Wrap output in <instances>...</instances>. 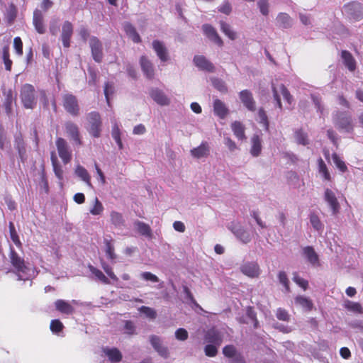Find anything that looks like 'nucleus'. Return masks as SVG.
<instances>
[{
    "label": "nucleus",
    "instance_id": "f257e3e1",
    "mask_svg": "<svg viewBox=\"0 0 363 363\" xmlns=\"http://www.w3.org/2000/svg\"><path fill=\"white\" fill-rule=\"evenodd\" d=\"M10 262L14 268L19 280L28 279V267L26 265L24 259L13 250L10 247V253L9 255Z\"/></svg>",
    "mask_w": 363,
    "mask_h": 363
},
{
    "label": "nucleus",
    "instance_id": "f03ea898",
    "mask_svg": "<svg viewBox=\"0 0 363 363\" xmlns=\"http://www.w3.org/2000/svg\"><path fill=\"white\" fill-rule=\"evenodd\" d=\"M272 91L273 95V99L276 103V106L281 111L283 108L282 103L281 101V96L286 101L289 105H291L293 102V96L291 95L286 87L283 84H272Z\"/></svg>",
    "mask_w": 363,
    "mask_h": 363
},
{
    "label": "nucleus",
    "instance_id": "7ed1b4c3",
    "mask_svg": "<svg viewBox=\"0 0 363 363\" xmlns=\"http://www.w3.org/2000/svg\"><path fill=\"white\" fill-rule=\"evenodd\" d=\"M21 99L26 108L33 109L36 105L35 88L29 84H25L21 89Z\"/></svg>",
    "mask_w": 363,
    "mask_h": 363
},
{
    "label": "nucleus",
    "instance_id": "20e7f679",
    "mask_svg": "<svg viewBox=\"0 0 363 363\" xmlns=\"http://www.w3.org/2000/svg\"><path fill=\"white\" fill-rule=\"evenodd\" d=\"M89 126L87 130L89 133L95 138H99L101 133V116L97 112H91L87 116Z\"/></svg>",
    "mask_w": 363,
    "mask_h": 363
},
{
    "label": "nucleus",
    "instance_id": "39448f33",
    "mask_svg": "<svg viewBox=\"0 0 363 363\" xmlns=\"http://www.w3.org/2000/svg\"><path fill=\"white\" fill-rule=\"evenodd\" d=\"M139 64L144 76L148 79H153L156 69L152 62L147 56L142 55L139 59Z\"/></svg>",
    "mask_w": 363,
    "mask_h": 363
},
{
    "label": "nucleus",
    "instance_id": "423d86ee",
    "mask_svg": "<svg viewBox=\"0 0 363 363\" xmlns=\"http://www.w3.org/2000/svg\"><path fill=\"white\" fill-rule=\"evenodd\" d=\"M63 106L72 116H77L79 113L77 99L72 94H66L63 96Z\"/></svg>",
    "mask_w": 363,
    "mask_h": 363
},
{
    "label": "nucleus",
    "instance_id": "0eeeda50",
    "mask_svg": "<svg viewBox=\"0 0 363 363\" xmlns=\"http://www.w3.org/2000/svg\"><path fill=\"white\" fill-rule=\"evenodd\" d=\"M148 94L150 98L160 106H164L170 104V99L162 90L158 88H150L148 91Z\"/></svg>",
    "mask_w": 363,
    "mask_h": 363
},
{
    "label": "nucleus",
    "instance_id": "6e6552de",
    "mask_svg": "<svg viewBox=\"0 0 363 363\" xmlns=\"http://www.w3.org/2000/svg\"><path fill=\"white\" fill-rule=\"evenodd\" d=\"M240 269L243 274L250 278H257L261 273L259 266L255 262H247L240 266Z\"/></svg>",
    "mask_w": 363,
    "mask_h": 363
},
{
    "label": "nucleus",
    "instance_id": "1a4fd4ad",
    "mask_svg": "<svg viewBox=\"0 0 363 363\" xmlns=\"http://www.w3.org/2000/svg\"><path fill=\"white\" fill-rule=\"evenodd\" d=\"M56 146L60 157L65 164L68 163L71 160L72 153L67 142L63 138H59L56 140Z\"/></svg>",
    "mask_w": 363,
    "mask_h": 363
},
{
    "label": "nucleus",
    "instance_id": "9d476101",
    "mask_svg": "<svg viewBox=\"0 0 363 363\" xmlns=\"http://www.w3.org/2000/svg\"><path fill=\"white\" fill-rule=\"evenodd\" d=\"M228 229L244 243H247L251 240L250 235L240 224L232 223L228 226Z\"/></svg>",
    "mask_w": 363,
    "mask_h": 363
},
{
    "label": "nucleus",
    "instance_id": "9b49d317",
    "mask_svg": "<svg viewBox=\"0 0 363 363\" xmlns=\"http://www.w3.org/2000/svg\"><path fill=\"white\" fill-rule=\"evenodd\" d=\"M89 46L94 60L97 62H100L103 58L101 42L96 37L92 36L89 40Z\"/></svg>",
    "mask_w": 363,
    "mask_h": 363
},
{
    "label": "nucleus",
    "instance_id": "f8f14e48",
    "mask_svg": "<svg viewBox=\"0 0 363 363\" xmlns=\"http://www.w3.org/2000/svg\"><path fill=\"white\" fill-rule=\"evenodd\" d=\"M335 125L337 128L345 132L352 130L351 117L345 113H340L335 118Z\"/></svg>",
    "mask_w": 363,
    "mask_h": 363
},
{
    "label": "nucleus",
    "instance_id": "ddd939ff",
    "mask_svg": "<svg viewBox=\"0 0 363 363\" xmlns=\"http://www.w3.org/2000/svg\"><path fill=\"white\" fill-rule=\"evenodd\" d=\"M152 47L161 62H164L169 60L168 50L163 42L155 40L152 43Z\"/></svg>",
    "mask_w": 363,
    "mask_h": 363
},
{
    "label": "nucleus",
    "instance_id": "4468645a",
    "mask_svg": "<svg viewBox=\"0 0 363 363\" xmlns=\"http://www.w3.org/2000/svg\"><path fill=\"white\" fill-rule=\"evenodd\" d=\"M33 24L36 31L40 34L45 33V26L44 24V15L42 11L38 9L33 11Z\"/></svg>",
    "mask_w": 363,
    "mask_h": 363
},
{
    "label": "nucleus",
    "instance_id": "2eb2a0df",
    "mask_svg": "<svg viewBox=\"0 0 363 363\" xmlns=\"http://www.w3.org/2000/svg\"><path fill=\"white\" fill-rule=\"evenodd\" d=\"M73 33V26L72 24L66 21L64 22L62 28L61 38L63 46L65 48H69L70 45V38Z\"/></svg>",
    "mask_w": 363,
    "mask_h": 363
},
{
    "label": "nucleus",
    "instance_id": "dca6fc26",
    "mask_svg": "<svg viewBox=\"0 0 363 363\" xmlns=\"http://www.w3.org/2000/svg\"><path fill=\"white\" fill-rule=\"evenodd\" d=\"M325 200L331 208L333 214H337L340 210V203L336 198L335 193L329 189H326L325 191Z\"/></svg>",
    "mask_w": 363,
    "mask_h": 363
},
{
    "label": "nucleus",
    "instance_id": "f3484780",
    "mask_svg": "<svg viewBox=\"0 0 363 363\" xmlns=\"http://www.w3.org/2000/svg\"><path fill=\"white\" fill-rule=\"evenodd\" d=\"M150 341L153 348L158 352V354L164 358L169 357V351L167 347L162 345L160 337L156 335H151Z\"/></svg>",
    "mask_w": 363,
    "mask_h": 363
},
{
    "label": "nucleus",
    "instance_id": "a211bd4d",
    "mask_svg": "<svg viewBox=\"0 0 363 363\" xmlns=\"http://www.w3.org/2000/svg\"><path fill=\"white\" fill-rule=\"evenodd\" d=\"M194 65L201 70L213 72H214V66L205 57L202 55H196L194 57Z\"/></svg>",
    "mask_w": 363,
    "mask_h": 363
},
{
    "label": "nucleus",
    "instance_id": "6ab92c4d",
    "mask_svg": "<svg viewBox=\"0 0 363 363\" xmlns=\"http://www.w3.org/2000/svg\"><path fill=\"white\" fill-rule=\"evenodd\" d=\"M223 354L225 357L233 359L236 363H243L244 362L242 355L238 352L235 347L232 345L224 347Z\"/></svg>",
    "mask_w": 363,
    "mask_h": 363
},
{
    "label": "nucleus",
    "instance_id": "aec40b11",
    "mask_svg": "<svg viewBox=\"0 0 363 363\" xmlns=\"http://www.w3.org/2000/svg\"><path fill=\"white\" fill-rule=\"evenodd\" d=\"M240 99L244 106L251 111H255V101L252 93L248 90H243L240 92Z\"/></svg>",
    "mask_w": 363,
    "mask_h": 363
},
{
    "label": "nucleus",
    "instance_id": "412c9836",
    "mask_svg": "<svg viewBox=\"0 0 363 363\" xmlns=\"http://www.w3.org/2000/svg\"><path fill=\"white\" fill-rule=\"evenodd\" d=\"M251 142V147L250 150V154L255 157H258L262 152V139L258 135H253L250 140Z\"/></svg>",
    "mask_w": 363,
    "mask_h": 363
},
{
    "label": "nucleus",
    "instance_id": "4be33fe9",
    "mask_svg": "<svg viewBox=\"0 0 363 363\" xmlns=\"http://www.w3.org/2000/svg\"><path fill=\"white\" fill-rule=\"evenodd\" d=\"M210 147L206 142H203L197 147L191 150V155L193 157L200 159L206 157L209 155Z\"/></svg>",
    "mask_w": 363,
    "mask_h": 363
},
{
    "label": "nucleus",
    "instance_id": "5701e85b",
    "mask_svg": "<svg viewBox=\"0 0 363 363\" xmlns=\"http://www.w3.org/2000/svg\"><path fill=\"white\" fill-rule=\"evenodd\" d=\"M303 255L304 257L313 266H319V258L315 250L311 246H306L303 248Z\"/></svg>",
    "mask_w": 363,
    "mask_h": 363
},
{
    "label": "nucleus",
    "instance_id": "b1692460",
    "mask_svg": "<svg viewBox=\"0 0 363 363\" xmlns=\"http://www.w3.org/2000/svg\"><path fill=\"white\" fill-rule=\"evenodd\" d=\"M205 341L209 344L219 346L223 342V335L216 330H210L205 335Z\"/></svg>",
    "mask_w": 363,
    "mask_h": 363
},
{
    "label": "nucleus",
    "instance_id": "393cba45",
    "mask_svg": "<svg viewBox=\"0 0 363 363\" xmlns=\"http://www.w3.org/2000/svg\"><path fill=\"white\" fill-rule=\"evenodd\" d=\"M277 26L282 29H288L293 26V19L286 13H279L276 18Z\"/></svg>",
    "mask_w": 363,
    "mask_h": 363
},
{
    "label": "nucleus",
    "instance_id": "a878e982",
    "mask_svg": "<svg viewBox=\"0 0 363 363\" xmlns=\"http://www.w3.org/2000/svg\"><path fill=\"white\" fill-rule=\"evenodd\" d=\"M55 306L58 311L65 315H71L74 311L71 303L62 299L57 300L55 302Z\"/></svg>",
    "mask_w": 363,
    "mask_h": 363
},
{
    "label": "nucleus",
    "instance_id": "bb28decb",
    "mask_svg": "<svg viewBox=\"0 0 363 363\" xmlns=\"http://www.w3.org/2000/svg\"><path fill=\"white\" fill-rule=\"evenodd\" d=\"M203 30L211 40H212L219 46L223 45V40L218 35L216 30L211 26L208 24L203 25Z\"/></svg>",
    "mask_w": 363,
    "mask_h": 363
},
{
    "label": "nucleus",
    "instance_id": "cd10ccee",
    "mask_svg": "<svg viewBox=\"0 0 363 363\" xmlns=\"http://www.w3.org/2000/svg\"><path fill=\"white\" fill-rule=\"evenodd\" d=\"M3 94L4 96V106L6 113L10 115L12 111V104L16 101V96L13 95L11 89L4 91Z\"/></svg>",
    "mask_w": 363,
    "mask_h": 363
},
{
    "label": "nucleus",
    "instance_id": "c85d7f7f",
    "mask_svg": "<svg viewBox=\"0 0 363 363\" xmlns=\"http://www.w3.org/2000/svg\"><path fill=\"white\" fill-rule=\"evenodd\" d=\"M15 147L18 150L21 161L23 162L27 159V155L24 141L21 134L17 135L15 138Z\"/></svg>",
    "mask_w": 363,
    "mask_h": 363
},
{
    "label": "nucleus",
    "instance_id": "c756f323",
    "mask_svg": "<svg viewBox=\"0 0 363 363\" xmlns=\"http://www.w3.org/2000/svg\"><path fill=\"white\" fill-rule=\"evenodd\" d=\"M231 129L235 135V136L240 140H244L246 139V135L245 133V128L244 125L240 121H235L231 124Z\"/></svg>",
    "mask_w": 363,
    "mask_h": 363
},
{
    "label": "nucleus",
    "instance_id": "7c9ffc66",
    "mask_svg": "<svg viewBox=\"0 0 363 363\" xmlns=\"http://www.w3.org/2000/svg\"><path fill=\"white\" fill-rule=\"evenodd\" d=\"M65 130L67 135L75 142L80 144V139L79 135V129L77 125L72 122H68L65 124Z\"/></svg>",
    "mask_w": 363,
    "mask_h": 363
},
{
    "label": "nucleus",
    "instance_id": "2f4dec72",
    "mask_svg": "<svg viewBox=\"0 0 363 363\" xmlns=\"http://www.w3.org/2000/svg\"><path fill=\"white\" fill-rule=\"evenodd\" d=\"M103 352L112 362H118L122 359V354L117 348L106 347L103 349Z\"/></svg>",
    "mask_w": 363,
    "mask_h": 363
},
{
    "label": "nucleus",
    "instance_id": "473e14b6",
    "mask_svg": "<svg viewBox=\"0 0 363 363\" xmlns=\"http://www.w3.org/2000/svg\"><path fill=\"white\" fill-rule=\"evenodd\" d=\"M75 174L80 178L83 182H84L87 186L89 187H92L91 183V176L87 172V170L81 165H77L74 170Z\"/></svg>",
    "mask_w": 363,
    "mask_h": 363
},
{
    "label": "nucleus",
    "instance_id": "72a5a7b5",
    "mask_svg": "<svg viewBox=\"0 0 363 363\" xmlns=\"http://www.w3.org/2000/svg\"><path fill=\"white\" fill-rule=\"evenodd\" d=\"M134 227L135 230L138 231V233H140L141 235L147 238L152 237V230L149 225L142 221L137 220L134 223Z\"/></svg>",
    "mask_w": 363,
    "mask_h": 363
},
{
    "label": "nucleus",
    "instance_id": "f704fd0d",
    "mask_svg": "<svg viewBox=\"0 0 363 363\" xmlns=\"http://www.w3.org/2000/svg\"><path fill=\"white\" fill-rule=\"evenodd\" d=\"M341 57L344 65L348 68V69L354 71L356 68V62L351 53L344 50L342 52Z\"/></svg>",
    "mask_w": 363,
    "mask_h": 363
},
{
    "label": "nucleus",
    "instance_id": "c9c22d12",
    "mask_svg": "<svg viewBox=\"0 0 363 363\" xmlns=\"http://www.w3.org/2000/svg\"><path fill=\"white\" fill-rule=\"evenodd\" d=\"M213 109L215 113L221 118H225L228 114V108L224 103L219 99L214 100Z\"/></svg>",
    "mask_w": 363,
    "mask_h": 363
},
{
    "label": "nucleus",
    "instance_id": "e433bc0d",
    "mask_svg": "<svg viewBox=\"0 0 363 363\" xmlns=\"http://www.w3.org/2000/svg\"><path fill=\"white\" fill-rule=\"evenodd\" d=\"M124 30L127 35L134 42L140 43L141 39L135 28L129 23H126L123 26Z\"/></svg>",
    "mask_w": 363,
    "mask_h": 363
},
{
    "label": "nucleus",
    "instance_id": "4c0bfd02",
    "mask_svg": "<svg viewBox=\"0 0 363 363\" xmlns=\"http://www.w3.org/2000/svg\"><path fill=\"white\" fill-rule=\"evenodd\" d=\"M344 307L349 311L352 312L354 313H362L363 308L360 303L357 302H353L350 300H345L343 304Z\"/></svg>",
    "mask_w": 363,
    "mask_h": 363
},
{
    "label": "nucleus",
    "instance_id": "58836bf2",
    "mask_svg": "<svg viewBox=\"0 0 363 363\" xmlns=\"http://www.w3.org/2000/svg\"><path fill=\"white\" fill-rule=\"evenodd\" d=\"M51 160L56 177L59 179L62 180L63 179V170L57 162V159L55 152H52Z\"/></svg>",
    "mask_w": 363,
    "mask_h": 363
},
{
    "label": "nucleus",
    "instance_id": "ea45409f",
    "mask_svg": "<svg viewBox=\"0 0 363 363\" xmlns=\"http://www.w3.org/2000/svg\"><path fill=\"white\" fill-rule=\"evenodd\" d=\"M110 216L112 224L114 225L116 228H121L123 226L125 220L121 213L117 211H111Z\"/></svg>",
    "mask_w": 363,
    "mask_h": 363
},
{
    "label": "nucleus",
    "instance_id": "a19ab883",
    "mask_svg": "<svg viewBox=\"0 0 363 363\" xmlns=\"http://www.w3.org/2000/svg\"><path fill=\"white\" fill-rule=\"evenodd\" d=\"M220 29L222 32L228 36L230 40H233L238 38L237 33L233 30L231 26L224 22L220 23Z\"/></svg>",
    "mask_w": 363,
    "mask_h": 363
},
{
    "label": "nucleus",
    "instance_id": "79ce46f5",
    "mask_svg": "<svg viewBox=\"0 0 363 363\" xmlns=\"http://www.w3.org/2000/svg\"><path fill=\"white\" fill-rule=\"evenodd\" d=\"M16 13L17 10L16 6L12 4H10L6 9L5 13V18L9 24H11L14 21L16 17Z\"/></svg>",
    "mask_w": 363,
    "mask_h": 363
},
{
    "label": "nucleus",
    "instance_id": "37998d69",
    "mask_svg": "<svg viewBox=\"0 0 363 363\" xmlns=\"http://www.w3.org/2000/svg\"><path fill=\"white\" fill-rule=\"evenodd\" d=\"M296 303L300 305L302 308L306 309V310H311L313 308V303L311 301L302 296H298L295 298Z\"/></svg>",
    "mask_w": 363,
    "mask_h": 363
},
{
    "label": "nucleus",
    "instance_id": "c03bdc74",
    "mask_svg": "<svg viewBox=\"0 0 363 363\" xmlns=\"http://www.w3.org/2000/svg\"><path fill=\"white\" fill-rule=\"evenodd\" d=\"M89 268L90 272L96 277L99 281L105 284H108L110 283L108 279L104 274L101 271L93 266H89Z\"/></svg>",
    "mask_w": 363,
    "mask_h": 363
},
{
    "label": "nucleus",
    "instance_id": "a18cd8bd",
    "mask_svg": "<svg viewBox=\"0 0 363 363\" xmlns=\"http://www.w3.org/2000/svg\"><path fill=\"white\" fill-rule=\"evenodd\" d=\"M104 243L106 245V255L108 259L111 260H113L116 258V255L114 252V247L113 244L111 243V240H105Z\"/></svg>",
    "mask_w": 363,
    "mask_h": 363
},
{
    "label": "nucleus",
    "instance_id": "49530a36",
    "mask_svg": "<svg viewBox=\"0 0 363 363\" xmlns=\"http://www.w3.org/2000/svg\"><path fill=\"white\" fill-rule=\"evenodd\" d=\"M332 160L337 169L342 172H345L347 170V167L344 161H342L340 157L334 153L332 155Z\"/></svg>",
    "mask_w": 363,
    "mask_h": 363
},
{
    "label": "nucleus",
    "instance_id": "de8ad7c7",
    "mask_svg": "<svg viewBox=\"0 0 363 363\" xmlns=\"http://www.w3.org/2000/svg\"><path fill=\"white\" fill-rule=\"evenodd\" d=\"M104 211V206L97 197L94 200L93 207L90 209V213L94 216L101 214Z\"/></svg>",
    "mask_w": 363,
    "mask_h": 363
},
{
    "label": "nucleus",
    "instance_id": "09e8293b",
    "mask_svg": "<svg viewBox=\"0 0 363 363\" xmlns=\"http://www.w3.org/2000/svg\"><path fill=\"white\" fill-rule=\"evenodd\" d=\"M9 231H10V237L13 242L18 247H21L22 244L19 240V237L16 231L14 225L13 223H9Z\"/></svg>",
    "mask_w": 363,
    "mask_h": 363
},
{
    "label": "nucleus",
    "instance_id": "8fccbe9b",
    "mask_svg": "<svg viewBox=\"0 0 363 363\" xmlns=\"http://www.w3.org/2000/svg\"><path fill=\"white\" fill-rule=\"evenodd\" d=\"M310 222L312 225L313 228L318 230V231H322L323 229V225L320 222L318 216L315 213H311L310 215Z\"/></svg>",
    "mask_w": 363,
    "mask_h": 363
},
{
    "label": "nucleus",
    "instance_id": "3c124183",
    "mask_svg": "<svg viewBox=\"0 0 363 363\" xmlns=\"http://www.w3.org/2000/svg\"><path fill=\"white\" fill-rule=\"evenodd\" d=\"M318 169L324 179L330 181L331 179L330 174L328 171L326 164L321 158L318 160Z\"/></svg>",
    "mask_w": 363,
    "mask_h": 363
},
{
    "label": "nucleus",
    "instance_id": "603ef678",
    "mask_svg": "<svg viewBox=\"0 0 363 363\" xmlns=\"http://www.w3.org/2000/svg\"><path fill=\"white\" fill-rule=\"evenodd\" d=\"M3 60L5 65V68L8 71H11L12 61L9 59V48L5 46L3 48Z\"/></svg>",
    "mask_w": 363,
    "mask_h": 363
},
{
    "label": "nucleus",
    "instance_id": "864d4df0",
    "mask_svg": "<svg viewBox=\"0 0 363 363\" xmlns=\"http://www.w3.org/2000/svg\"><path fill=\"white\" fill-rule=\"evenodd\" d=\"M211 80L213 86L218 91L221 92H225L227 91L226 85L223 80L218 78H212Z\"/></svg>",
    "mask_w": 363,
    "mask_h": 363
},
{
    "label": "nucleus",
    "instance_id": "5fc2aeb1",
    "mask_svg": "<svg viewBox=\"0 0 363 363\" xmlns=\"http://www.w3.org/2000/svg\"><path fill=\"white\" fill-rule=\"evenodd\" d=\"M295 139L297 143L301 145H306L308 143V138L306 133L302 130H298L295 132Z\"/></svg>",
    "mask_w": 363,
    "mask_h": 363
},
{
    "label": "nucleus",
    "instance_id": "6e6d98bb",
    "mask_svg": "<svg viewBox=\"0 0 363 363\" xmlns=\"http://www.w3.org/2000/svg\"><path fill=\"white\" fill-rule=\"evenodd\" d=\"M259 123L262 124L266 130H268L269 123L267 116L263 108H260L258 111Z\"/></svg>",
    "mask_w": 363,
    "mask_h": 363
},
{
    "label": "nucleus",
    "instance_id": "4d7b16f0",
    "mask_svg": "<svg viewBox=\"0 0 363 363\" xmlns=\"http://www.w3.org/2000/svg\"><path fill=\"white\" fill-rule=\"evenodd\" d=\"M278 279L279 282L284 286L286 291L289 292L290 289L289 286V279L287 275L284 272H279L278 274Z\"/></svg>",
    "mask_w": 363,
    "mask_h": 363
},
{
    "label": "nucleus",
    "instance_id": "13d9d810",
    "mask_svg": "<svg viewBox=\"0 0 363 363\" xmlns=\"http://www.w3.org/2000/svg\"><path fill=\"white\" fill-rule=\"evenodd\" d=\"M257 6L262 15L267 16L269 14V3L267 0H259Z\"/></svg>",
    "mask_w": 363,
    "mask_h": 363
},
{
    "label": "nucleus",
    "instance_id": "bf43d9fd",
    "mask_svg": "<svg viewBox=\"0 0 363 363\" xmlns=\"http://www.w3.org/2000/svg\"><path fill=\"white\" fill-rule=\"evenodd\" d=\"M217 345L208 344L204 348L205 354L208 357H215L218 353Z\"/></svg>",
    "mask_w": 363,
    "mask_h": 363
},
{
    "label": "nucleus",
    "instance_id": "052dcab7",
    "mask_svg": "<svg viewBox=\"0 0 363 363\" xmlns=\"http://www.w3.org/2000/svg\"><path fill=\"white\" fill-rule=\"evenodd\" d=\"M293 280L296 284H298L300 287L303 288L304 290L307 289L308 281L300 277L297 273L294 274Z\"/></svg>",
    "mask_w": 363,
    "mask_h": 363
},
{
    "label": "nucleus",
    "instance_id": "680f3d73",
    "mask_svg": "<svg viewBox=\"0 0 363 363\" xmlns=\"http://www.w3.org/2000/svg\"><path fill=\"white\" fill-rule=\"evenodd\" d=\"M63 328V324L60 320L55 319L52 320L50 323V330L53 333H58L61 331Z\"/></svg>",
    "mask_w": 363,
    "mask_h": 363
},
{
    "label": "nucleus",
    "instance_id": "e2e57ef3",
    "mask_svg": "<svg viewBox=\"0 0 363 363\" xmlns=\"http://www.w3.org/2000/svg\"><path fill=\"white\" fill-rule=\"evenodd\" d=\"M13 47L18 55H23V43L20 37H16L13 40Z\"/></svg>",
    "mask_w": 363,
    "mask_h": 363
},
{
    "label": "nucleus",
    "instance_id": "0e129e2a",
    "mask_svg": "<svg viewBox=\"0 0 363 363\" xmlns=\"http://www.w3.org/2000/svg\"><path fill=\"white\" fill-rule=\"evenodd\" d=\"M223 143L230 152H234L238 149L236 143L229 137H225Z\"/></svg>",
    "mask_w": 363,
    "mask_h": 363
},
{
    "label": "nucleus",
    "instance_id": "69168bd1",
    "mask_svg": "<svg viewBox=\"0 0 363 363\" xmlns=\"http://www.w3.org/2000/svg\"><path fill=\"white\" fill-rule=\"evenodd\" d=\"M140 311L148 318H156V315H157L156 311L150 307L142 306L140 308Z\"/></svg>",
    "mask_w": 363,
    "mask_h": 363
},
{
    "label": "nucleus",
    "instance_id": "338daca9",
    "mask_svg": "<svg viewBox=\"0 0 363 363\" xmlns=\"http://www.w3.org/2000/svg\"><path fill=\"white\" fill-rule=\"evenodd\" d=\"M175 337L179 340L184 341L188 338V332L184 328H179L175 332Z\"/></svg>",
    "mask_w": 363,
    "mask_h": 363
},
{
    "label": "nucleus",
    "instance_id": "774afa93",
    "mask_svg": "<svg viewBox=\"0 0 363 363\" xmlns=\"http://www.w3.org/2000/svg\"><path fill=\"white\" fill-rule=\"evenodd\" d=\"M140 277H141V278H143V279H145L146 281H150L152 282H158L159 281V278L156 275H155L149 272H145L141 273Z\"/></svg>",
    "mask_w": 363,
    "mask_h": 363
}]
</instances>
